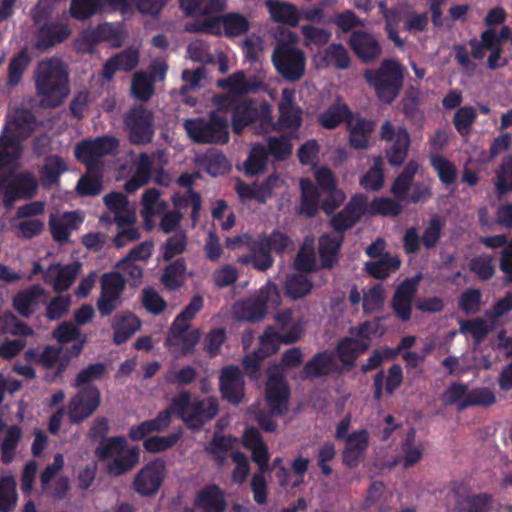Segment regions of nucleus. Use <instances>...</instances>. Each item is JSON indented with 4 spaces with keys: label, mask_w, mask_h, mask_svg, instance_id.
Wrapping results in <instances>:
<instances>
[{
    "label": "nucleus",
    "mask_w": 512,
    "mask_h": 512,
    "mask_svg": "<svg viewBox=\"0 0 512 512\" xmlns=\"http://www.w3.org/2000/svg\"><path fill=\"white\" fill-rule=\"evenodd\" d=\"M342 243L339 233L335 235H323L319 240V253L322 264L325 267H332L337 261V253Z\"/></svg>",
    "instance_id": "obj_47"
},
{
    "label": "nucleus",
    "mask_w": 512,
    "mask_h": 512,
    "mask_svg": "<svg viewBox=\"0 0 512 512\" xmlns=\"http://www.w3.org/2000/svg\"><path fill=\"white\" fill-rule=\"evenodd\" d=\"M378 321H369L350 329L349 336L338 344V355L344 364H351L358 354L364 352L373 337L381 335Z\"/></svg>",
    "instance_id": "obj_10"
},
{
    "label": "nucleus",
    "mask_w": 512,
    "mask_h": 512,
    "mask_svg": "<svg viewBox=\"0 0 512 512\" xmlns=\"http://www.w3.org/2000/svg\"><path fill=\"white\" fill-rule=\"evenodd\" d=\"M36 121L28 110H16L4 127L0 136V170L12 165L22 153L20 141L34 130ZM38 182L30 173L9 175L0 180V192L3 203L11 208L18 200L32 198L37 191Z\"/></svg>",
    "instance_id": "obj_1"
},
{
    "label": "nucleus",
    "mask_w": 512,
    "mask_h": 512,
    "mask_svg": "<svg viewBox=\"0 0 512 512\" xmlns=\"http://www.w3.org/2000/svg\"><path fill=\"white\" fill-rule=\"evenodd\" d=\"M302 332V321L292 323L290 330L281 334L273 327H268L260 337V347L252 355H247L244 358L243 365L245 371L250 376H255L264 358L275 353L282 342L289 344L297 341L301 337Z\"/></svg>",
    "instance_id": "obj_9"
},
{
    "label": "nucleus",
    "mask_w": 512,
    "mask_h": 512,
    "mask_svg": "<svg viewBox=\"0 0 512 512\" xmlns=\"http://www.w3.org/2000/svg\"><path fill=\"white\" fill-rule=\"evenodd\" d=\"M227 99L226 107L222 110V114L228 108H233L232 127L233 131L240 134L249 124H255L259 133H267L274 127L272 108L266 103H256L243 101L234 104V101L228 95H222Z\"/></svg>",
    "instance_id": "obj_6"
},
{
    "label": "nucleus",
    "mask_w": 512,
    "mask_h": 512,
    "mask_svg": "<svg viewBox=\"0 0 512 512\" xmlns=\"http://www.w3.org/2000/svg\"><path fill=\"white\" fill-rule=\"evenodd\" d=\"M286 293L293 299H299L310 293L312 283L302 274L290 275L285 283Z\"/></svg>",
    "instance_id": "obj_59"
},
{
    "label": "nucleus",
    "mask_w": 512,
    "mask_h": 512,
    "mask_svg": "<svg viewBox=\"0 0 512 512\" xmlns=\"http://www.w3.org/2000/svg\"><path fill=\"white\" fill-rule=\"evenodd\" d=\"M223 27L225 34L234 37L245 33L248 29L247 19L236 13H230L213 19V23L206 26L209 33H218Z\"/></svg>",
    "instance_id": "obj_36"
},
{
    "label": "nucleus",
    "mask_w": 512,
    "mask_h": 512,
    "mask_svg": "<svg viewBox=\"0 0 512 512\" xmlns=\"http://www.w3.org/2000/svg\"><path fill=\"white\" fill-rule=\"evenodd\" d=\"M35 85L42 106H59L69 94L66 66L58 59L42 61L36 72Z\"/></svg>",
    "instance_id": "obj_2"
},
{
    "label": "nucleus",
    "mask_w": 512,
    "mask_h": 512,
    "mask_svg": "<svg viewBox=\"0 0 512 512\" xmlns=\"http://www.w3.org/2000/svg\"><path fill=\"white\" fill-rule=\"evenodd\" d=\"M492 507L493 497L487 493L467 494L457 500L459 512H490Z\"/></svg>",
    "instance_id": "obj_42"
},
{
    "label": "nucleus",
    "mask_w": 512,
    "mask_h": 512,
    "mask_svg": "<svg viewBox=\"0 0 512 512\" xmlns=\"http://www.w3.org/2000/svg\"><path fill=\"white\" fill-rule=\"evenodd\" d=\"M196 505L203 512H221L226 503L223 492L216 486H208L198 494Z\"/></svg>",
    "instance_id": "obj_40"
},
{
    "label": "nucleus",
    "mask_w": 512,
    "mask_h": 512,
    "mask_svg": "<svg viewBox=\"0 0 512 512\" xmlns=\"http://www.w3.org/2000/svg\"><path fill=\"white\" fill-rule=\"evenodd\" d=\"M118 148L115 138L104 137L93 141H83L75 147L76 158L84 163L88 169L94 170L100 159L112 154Z\"/></svg>",
    "instance_id": "obj_15"
},
{
    "label": "nucleus",
    "mask_w": 512,
    "mask_h": 512,
    "mask_svg": "<svg viewBox=\"0 0 512 512\" xmlns=\"http://www.w3.org/2000/svg\"><path fill=\"white\" fill-rule=\"evenodd\" d=\"M403 66L394 59L383 60L376 70H366L364 78L375 90L379 100L391 103L399 94L403 85Z\"/></svg>",
    "instance_id": "obj_7"
},
{
    "label": "nucleus",
    "mask_w": 512,
    "mask_h": 512,
    "mask_svg": "<svg viewBox=\"0 0 512 512\" xmlns=\"http://www.w3.org/2000/svg\"><path fill=\"white\" fill-rule=\"evenodd\" d=\"M67 170V165L59 156L53 155L45 159L40 171L43 185H51L58 181L60 175Z\"/></svg>",
    "instance_id": "obj_51"
},
{
    "label": "nucleus",
    "mask_w": 512,
    "mask_h": 512,
    "mask_svg": "<svg viewBox=\"0 0 512 512\" xmlns=\"http://www.w3.org/2000/svg\"><path fill=\"white\" fill-rule=\"evenodd\" d=\"M108 209L114 214L118 226L134 224L136 222V209L122 193H110L104 197Z\"/></svg>",
    "instance_id": "obj_29"
},
{
    "label": "nucleus",
    "mask_w": 512,
    "mask_h": 512,
    "mask_svg": "<svg viewBox=\"0 0 512 512\" xmlns=\"http://www.w3.org/2000/svg\"><path fill=\"white\" fill-rule=\"evenodd\" d=\"M141 326L140 320L131 312L116 314L111 323L113 342L117 345L125 343Z\"/></svg>",
    "instance_id": "obj_33"
},
{
    "label": "nucleus",
    "mask_w": 512,
    "mask_h": 512,
    "mask_svg": "<svg viewBox=\"0 0 512 512\" xmlns=\"http://www.w3.org/2000/svg\"><path fill=\"white\" fill-rule=\"evenodd\" d=\"M150 171V157L147 154H141L136 164V170L131 179L126 182L125 189L128 192H134L144 186L150 178Z\"/></svg>",
    "instance_id": "obj_50"
},
{
    "label": "nucleus",
    "mask_w": 512,
    "mask_h": 512,
    "mask_svg": "<svg viewBox=\"0 0 512 512\" xmlns=\"http://www.w3.org/2000/svg\"><path fill=\"white\" fill-rule=\"evenodd\" d=\"M471 53L474 58L483 59L485 50L490 51L488 64L491 69L500 67V56L502 53L499 39L496 37L494 29H488L481 34V41L476 39L470 41Z\"/></svg>",
    "instance_id": "obj_22"
},
{
    "label": "nucleus",
    "mask_w": 512,
    "mask_h": 512,
    "mask_svg": "<svg viewBox=\"0 0 512 512\" xmlns=\"http://www.w3.org/2000/svg\"><path fill=\"white\" fill-rule=\"evenodd\" d=\"M265 5L268 8L271 19L275 22L295 27L301 20L296 6L291 3L278 0H266Z\"/></svg>",
    "instance_id": "obj_38"
},
{
    "label": "nucleus",
    "mask_w": 512,
    "mask_h": 512,
    "mask_svg": "<svg viewBox=\"0 0 512 512\" xmlns=\"http://www.w3.org/2000/svg\"><path fill=\"white\" fill-rule=\"evenodd\" d=\"M227 99L220 96L214 97L217 110L213 111L209 120L202 118L187 119L184 128L191 140L196 143H226L229 140L227 118L222 115L226 107Z\"/></svg>",
    "instance_id": "obj_5"
},
{
    "label": "nucleus",
    "mask_w": 512,
    "mask_h": 512,
    "mask_svg": "<svg viewBox=\"0 0 512 512\" xmlns=\"http://www.w3.org/2000/svg\"><path fill=\"white\" fill-rule=\"evenodd\" d=\"M343 462L349 467H355L364 457L369 446V435L366 430L350 433L344 440Z\"/></svg>",
    "instance_id": "obj_27"
},
{
    "label": "nucleus",
    "mask_w": 512,
    "mask_h": 512,
    "mask_svg": "<svg viewBox=\"0 0 512 512\" xmlns=\"http://www.w3.org/2000/svg\"><path fill=\"white\" fill-rule=\"evenodd\" d=\"M20 437L21 430L19 427L13 425L6 430V434L1 443L2 461L4 463H11L14 459Z\"/></svg>",
    "instance_id": "obj_61"
},
{
    "label": "nucleus",
    "mask_w": 512,
    "mask_h": 512,
    "mask_svg": "<svg viewBox=\"0 0 512 512\" xmlns=\"http://www.w3.org/2000/svg\"><path fill=\"white\" fill-rule=\"evenodd\" d=\"M402 206L395 200L386 197L374 199L369 205L364 195H355L343 211L331 220L332 227L341 232L353 226L363 214H379L383 216H396Z\"/></svg>",
    "instance_id": "obj_4"
},
{
    "label": "nucleus",
    "mask_w": 512,
    "mask_h": 512,
    "mask_svg": "<svg viewBox=\"0 0 512 512\" xmlns=\"http://www.w3.org/2000/svg\"><path fill=\"white\" fill-rule=\"evenodd\" d=\"M48 295L40 285H33L19 292L13 301L15 309L23 316L34 313L41 305L47 302Z\"/></svg>",
    "instance_id": "obj_30"
},
{
    "label": "nucleus",
    "mask_w": 512,
    "mask_h": 512,
    "mask_svg": "<svg viewBox=\"0 0 512 512\" xmlns=\"http://www.w3.org/2000/svg\"><path fill=\"white\" fill-rule=\"evenodd\" d=\"M83 217L75 211L53 213L49 219V227L53 238L58 242H67L71 233L78 229Z\"/></svg>",
    "instance_id": "obj_24"
},
{
    "label": "nucleus",
    "mask_w": 512,
    "mask_h": 512,
    "mask_svg": "<svg viewBox=\"0 0 512 512\" xmlns=\"http://www.w3.org/2000/svg\"><path fill=\"white\" fill-rule=\"evenodd\" d=\"M250 249L251 256L240 258V262L251 263L256 269L261 271L267 270L272 266L273 259L270 255V249L260 238L253 242Z\"/></svg>",
    "instance_id": "obj_44"
},
{
    "label": "nucleus",
    "mask_w": 512,
    "mask_h": 512,
    "mask_svg": "<svg viewBox=\"0 0 512 512\" xmlns=\"http://www.w3.org/2000/svg\"><path fill=\"white\" fill-rule=\"evenodd\" d=\"M420 275L405 280L396 290L392 307L402 320H408L412 311V300L417 291Z\"/></svg>",
    "instance_id": "obj_26"
},
{
    "label": "nucleus",
    "mask_w": 512,
    "mask_h": 512,
    "mask_svg": "<svg viewBox=\"0 0 512 512\" xmlns=\"http://www.w3.org/2000/svg\"><path fill=\"white\" fill-rule=\"evenodd\" d=\"M233 313L236 318L243 321H258L266 315L264 308L258 303L255 296L236 302Z\"/></svg>",
    "instance_id": "obj_46"
},
{
    "label": "nucleus",
    "mask_w": 512,
    "mask_h": 512,
    "mask_svg": "<svg viewBox=\"0 0 512 512\" xmlns=\"http://www.w3.org/2000/svg\"><path fill=\"white\" fill-rule=\"evenodd\" d=\"M380 138L390 144L387 150L388 162L393 166L401 165L410 147V136L406 128L386 120L381 125Z\"/></svg>",
    "instance_id": "obj_14"
},
{
    "label": "nucleus",
    "mask_w": 512,
    "mask_h": 512,
    "mask_svg": "<svg viewBox=\"0 0 512 512\" xmlns=\"http://www.w3.org/2000/svg\"><path fill=\"white\" fill-rule=\"evenodd\" d=\"M139 62V52L136 48H129L116 56L110 58L102 71L106 80H111L117 70L130 71Z\"/></svg>",
    "instance_id": "obj_37"
},
{
    "label": "nucleus",
    "mask_w": 512,
    "mask_h": 512,
    "mask_svg": "<svg viewBox=\"0 0 512 512\" xmlns=\"http://www.w3.org/2000/svg\"><path fill=\"white\" fill-rule=\"evenodd\" d=\"M496 191L499 196L512 190V157L503 159L500 169L496 175Z\"/></svg>",
    "instance_id": "obj_64"
},
{
    "label": "nucleus",
    "mask_w": 512,
    "mask_h": 512,
    "mask_svg": "<svg viewBox=\"0 0 512 512\" xmlns=\"http://www.w3.org/2000/svg\"><path fill=\"white\" fill-rule=\"evenodd\" d=\"M181 7L193 15H212L225 8L224 0H180Z\"/></svg>",
    "instance_id": "obj_45"
},
{
    "label": "nucleus",
    "mask_w": 512,
    "mask_h": 512,
    "mask_svg": "<svg viewBox=\"0 0 512 512\" xmlns=\"http://www.w3.org/2000/svg\"><path fill=\"white\" fill-rule=\"evenodd\" d=\"M236 441V438L231 436L215 435L206 447V451L222 465L226 459V453L234 447Z\"/></svg>",
    "instance_id": "obj_55"
},
{
    "label": "nucleus",
    "mask_w": 512,
    "mask_h": 512,
    "mask_svg": "<svg viewBox=\"0 0 512 512\" xmlns=\"http://www.w3.org/2000/svg\"><path fill=\"white\" fill-rule=\"evenodd\" d=\"M335 365L331 353L324 352L315 356L304 369V373L308 377H315L327 374L333 371Z\"/></svg>",
    "instance_id": "obj_58"
},
{
    "label": "nucleus",
    "mask_w": 512,
    "mask_h": 512,
    "mask_svg": "<svg viewBox=\"0 0 512 512\" xmlns=\"http://www.w3.org/2000/svg\"><path fill=\"white\" fill-rule=\"evenodd\" d=\"M175 407L183 421L191 428H198L211 420L218 412L215 398L198 400L188 393H181L175 398Z\"/></svg>",
    "instance_id": "obj_11"
},
{
    "label": "nucleus",
    "mask_w": 512,
    "mask_h": 512,
    "mask_svg": "<svg viewBox=\"0 0 512 512\" xmlns=\"http://www.w3.org/2000/svg\"><path fill=\"white\" fill-rule=\"evenodd\" d=\"M223 396L232 403H239L244 396V381L237 367L223 369L220 377Z\"/></svg>",
    "instance_id": "obj_31"
},
{
    "label": "nucleus",
    "mask_w": 512,
    "mask_h": 512,
    "mask_svg": "<svg viewBox=\"0 0 512 512\" xmlns=\"http://www.w3.org/2000/svg\"><path fill=\"white\" fill-rule=\"evenodd\" d=\"M301 32L304 39V46L308 48H312V46H324L331 38V33L329 31L312 25L302 26Z\"/></svg>",
    "instance_id": "obj_63"
},
{
    "label": "nucleus",
    "mask_w": 512,
    "mask_h": 512,
    "mask_svg": "<svg viewBox=\"0 0 512 512\" xmlns=\"http://www.w3.org/2000/svg\"><path fill=\"white\" fill-rule=\"evenodd\" d=\"M126 35L119 25L109 23L101 24L98 27L85 32V38L91 42L107 40L113 46H119L124 41Z\"/></svg>",
    "instance_id": "obj_41"
},
{
    "label": "nucleus",
    "mask_w": 512,
    "mask_h": 512,
    "mask_svg": "<svg viewBox=\"0 0 512 512\" xmlns=\"http://www.w3.org/2000/svg\"><path fill=\"white\" fill-rule=\"evenodd\" d=\"M181 436L182 431L180 429L174 430L166 436H152L147 438L144 441L143 446L148 452L151 453L163 452L173 447L179 441Z\"/></svg>",
    "instance_id": "obj_56"
},
{
    "label": "nucleus",
    "mask_w": 512,
    "mask_h": 512,
    "mask_svg": "<svg viewBox=\"0 0 512 512\" xmlns=\"http://www.w3.org/2000/svg\"><path fill=\"white\" fill-rule=\"evenodd\" d=\"M276 71L288 81H297L306 70L305 53L289 43H278L272 54Z\"/></svg>",
    "instance_id": "obj_12"
},
{
    "label": "nucleus",
    "mask_w": 512,
    "mask_h": 512,
    "mask_svg": "<svg viewBox=\"0 0 512 512\" xmlns=\"http://www.w3.org/2000/svg\"><path fill=\"white\" fill-rule=\"evenodd\" d=\"M109 476L118 477L130 472L140 460L138 447L130 445L123 437H111L95 451Z\"/></svg>",
    "instance_id": "obj_3"
},
{
    "label": "nucleus",
    "mask_w": 512,
    "mask_h": 512,
    "mask_svg": "<svg viewBox=\"0 0 512 512\" xmlns=\"http://www.w3.org/2000/svg\"><path fill=\"white\" fill-rule=\"evenodd\" d=\"M349 44L355 55L366 63L376 60L382 52L376 37L365 31L353 32Z\"/></svg>",
    "instance_id": "obj_23"
},
{
    "label": "nucleus",
    "mask_w": 512,
    "mask_h": 512,
    "mask_svg": "<svg viewBox=\"0 0 512 512\" xmlns=\"http://www.w3.org/2000/svg\"><path fill=\"white\" fill-rule=\"evenodd\" d=\"M279 369L278 366L270 367L269 369L266 398L271 409L281 414L287 408L289 390L282 375L279 373Z\"/></svg>",
    "instance_id": "obj_19"
},
{
    "label": "nucleus",
    "mask_w": 512,
    "mask_h": 512,
    "mask_svg": "<svg viewBox=\"0 0 512 512\" xmlns=\"http://www.w3.org/2000/svg\"><path fill=\"white\" fill-rule=\"evenodd\" d=\"M302 332V321L292 323L290 330L281 334L273 327H268L260 337V347L252 355H247L244 358L243 365L245 371L250 376H255L264 358L275 353L282 342L289 344L297 341L301 337Z\"/></svg>",
    "instance_id": "obj_8"
},
{
    "label": "nucleus",
    "mask_w": 512,
    "mask_h": 512,
    "mask_svg": "<svg viewBox=\"0 0 512 512\" xmlns=\"http://www.w3.org/2000/svg\"><path fill=\"white\" fill-rule=\"evenodd\" d=\"M400 267V260L391 254L385 253L383 257L365 264L366 271L374 278L383 279Z\"/></svg>",
    "instance_id": "obj_43"
},
{
    "label": "nucleus",
    "mask_w": 512,
    "mask_h": 512,
    "mask_svg": "<svg viewBox=\"0 0 512 512\" xmlns=\"http://www.w3.org/2000/svg\"><path fill=\"white\" fill-rule=\"evenodd\" d=\"M423 456V448L421 445L410 442L409 439L402 445L401 452L391 461H386L383 466L392 469L401 465L403 469H408L416 465Z\"/></svg>",
    "instance_id": "obj_39"
},
{
    "label": "nucleus",
    "mask_w": 512,
    "mask_h": 512,
    "mask_svg": "<svg viewBox=\"0 0 512 512\" xmlns=\"http://www.w3.org/2000/svg\"><path fill=\"white\" fill-rule=\"evenodd\" d=\"M125 125L134 143L150 142L153 135V116L142 105L133 107L125 116Z\"/></svg>",
    "instance_id": "obj_16"
},
{
    "label": "nucleus",
    "mask_w": 512,
    "mask_h": 512,
    "mask_svg": "<svg viewBox=\"0 0 512 512\" xmlns=\"http://www.w3.org/2000/svg\"><path fill=\"white\" fill-rule=\"evenodd\" d=\"M345 119H348V108L345 104H335L319 116L321 126L326 129L336 128Z\"/></svg>",
    "instance_id": "obj_60"
},
{
    "label": "nucleus",
    "mask_w": 512,
    "mask_h": 512,
    "mask_svg": "<svg viewBox=\"0 0 512 512\" xmlns=\"http://www.w3.org/2000/svg\"><path fill=\"white\" fill-rule=\"evenodd\" d=\"M294 89L284 88L278 103L279 123L285 129L296 130L302 123V109L295 103Z\"/></svg>",
    "instance_id": "obj_21"
},
{
    "label": "nucleus",
    "mask_w": 512,
    "mask_h": 512,
    "mask_svg": "<svg viewBox=\"0 0 512 512\" xmlns=\"http://www.w3.org/2000/svg\"><path fill=\"white\" fill-rule=\"evenodd\" d=\"M141 215L148 230L154 227V217L160 215L167 208V203L161 199L159 190L149 188L144 191L141 198Z\"/></svg>",
    "instance_id": "obj_35"
},
{
    "label": "nucleus",
    "mask_w": 512,
    "mask_h": 512,
    "mask_svg": "<svg viewBox=\"0 0 512 512\" xmlns=\"http://www.w3.org/2000/svg\"><path fill=\"white\" fill-rule=\"evenodd\" d=\"M201 333L190 325H177L172 323L166 339V345L175 355H186L193 351L199 342Z\"/></svg>",
    "instance_id": "obj_18"
},
{
    "label": "nucleus",
    "mask_w": 512,
    "mask_h": 512,
    "mask_svg": "<svg viewBox=\"0 0 512 512\" xmlns=\"http://www.w3.org/2000/svg\"><path fill=\"white\" fill-rule=\"evenodd\" d=\"M166 477V461L162 458H155L135 473L132 488L140 496L151 497L159 492Z\"/></svg>",
    "instance_id": "obj_13"
},
{
    "label": "nucleus",
    "mask_w": 512,
    "mask_h": 512,
    "mask_svg": "<svg viewBox=\"0 0 512 512\" xmlns=\"http://www.w3.org/2000/svg\"><path fill=\"white\" fill-rule=\"evenodd\" d=\"M243 444L246 449L251 451L252 459L259 467V470L262 472L268 471L270 454L258 430L247 428L243 434Z\"/></svg>",
    "instance_id": "obj_32"
},
{
    "label": "nucleus",
    "mask_w": 512,
    "mask_h": 512,
    "mask_svg": "<svg viewBox=\"0 0 512 512\" xmlns=\"http://www.w3.org/2000/svg\"><path fill=\"white\" fill-rule=\"evenodd\" d=\"M258 303L264 308L265 314L274 310L281 304V294L276 284L267 283L255 295Z\"/></svg>",
    "instance_id": "obj_54"
},
{
    "label": "nucleus",
    "mask_w": 512,
    "mask_h": 512,
    "mask_svg": "<svg viewBox=\"0 0 512 512\" xmlns=\"http://www.w3.org/2000/svg\"><path fill=\"white\" fill-rule=\"evenodd\" d=\"M101 402L99 390L94 386H88L75 395L68 405V416L72 422H81L98 408Z\"/></svg>",
    "instance_id": "obj_17"
},
{
    "label": "nucleus",
    "mask_w": 512,
    "mask_h": 512,
    "mask_svg": "<svg viewBox=\"0 0 512 512\" xmlns=\"http://www.w3.org/2000/svg\"><path fill=\"white\" fill-rule=\"evenodd\" d=\"M81 270L78 262L68 265H51L45 272V281L52 285L56 292L66 291L71 287Z\"/></svg>",
    "instance_id": "obj_25"
},
{
    "label": "nucleus",
    "mask_w": 512,
    "mask_h": 512,
    "mask_svg": "<svg viewBox=\"0 0 512 512\" xmlns=\"http://www.w3.org/2000/svg\"><path fill=\"white\" fill-rule=\"evenodd\" d=\"M82 346H73L72 350L62 347L47 346L39 356V362L47 369H56L60 375L69 365L71 354L78 356Z\"/></svg>",
    "instance_id": "obj_28"
},
{
    "label": "nucleus",
    "mask_w": 512,
    "mask_h": 512,
    "mask_svg": "<svg viewBox=\"0 0 512 512\" xmlns=\"http://www.w3.org/2000/svg\"><path fill=\"white\" fill-rule=\"evenodd\" d=\"M284 181L278 175L269 176L260 184L247 185L237 183V193L242 200H255L261 203L276 194L283 187Z\"/></svg>",
    "instance_id": "obj_20"
},
{
    "label": "nucleus",
    "mask_w": 512,
    "mask_h": 512,
    "mask_svg": "<svg viewBox=\"0 0 512 512\" xmlns=\"http://www.w3.org/2000/svg\"><path fill=\"white\" fill-rule=\"evenodd\" d=\"M302 191L301 213L312 217L318 208L319 194L314 184L309 179H301Z\"/></svg>",
    "instance_id": "obj_53"
},
{
    "label": "nucleus",
    "mask_w": 512,
    "mask_h": 512,
    "mask_svg": "<svg viewBox=\"0 0 512 512\" xmlns=\"http://www.w3.org/2000/svg\"><path fill=\"white\" fill-rule=\"evenodd\" d=\"M185 263L177 260L170 264L164 271L161 281L166 289L174 290L180 287L184 281Z\"/></svg>",
    "instance_id": "obj_62"
},
{
    "label": "nucleus",
    "mask_w": 512,
    "mask_h": 512,
    "mask_svg": "<svg viewBox=\"0 0 512 512\" xmlns=\"http://www.w3.org/2000/svg\"><path fill=\"white\" fill-rule=\"evenodd\" d=\"M384 184L383 161L374 158L373 166L360 179V186L365 190H379Z\"/></svg>",
    "instance_id": "obj_57"
},
{
    "label": "nucleus",
    "mask_w": 512,
    "mask_h": 512,
    "mask_svg": "<svg viewBox=\"0 0 512 512\" xmlns=\"http://www.w3.org/2000/svg\"><path fill=\"white\" fill-rule=\"evenodd\" d=\"M420 164L411 160L407 163L402 173L394 181L391 191L398 199H404L411 185L414 175L419 170Z\"/></svg>",
    "instance_id": "obj_52"
},
{
    "label": "nucleus",
    "mask_w": 512,
    "mask_h": 512,
    "mask_svg": "<svg viewBox=\"0 0 512 512\" xmlns=\"http://www.w3.org/2000/svg\"><path fill=\"white\" fill-rule=\"evenodd\" d=\"M347 126L350 145L355 149H366L374 130V123L358 115H352L347 119Z\"/></svg>",
    "instance_id": "obj_34"
},
{
    "label": "nucleus",
    "mask_w": 512,
    "mask_h": 512,
    "mask_svg": "<svg viewBox=\"0 0 512 512\" xmlns=\"http://www.w3.org/2000/svg\"><path fill=\"white\" fill-rule=\"evenodd\" d=\"M320 56L324 67L334 66L338 69H347L350 65L348 51L341 44L329 45Z\"/></svg>",
    "instance_id": "obj_48"
},
{
    "label": "nucleus",
    "mask_w": 512,
    "mask_h": 512,
    "mask_svg": "<svg viewBox=\"0 0 512 512\" xmlns=\"http://www.w3.org/2000/svg\"><path fill=\"white\" fill-rule=\"evenodd\" d=\"M18 501L16 481L11 476L0 477V512H11Z\"/></svg>",
    "instance_id": "obj_49"
}]
</instances>
